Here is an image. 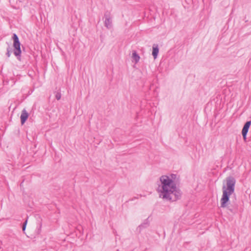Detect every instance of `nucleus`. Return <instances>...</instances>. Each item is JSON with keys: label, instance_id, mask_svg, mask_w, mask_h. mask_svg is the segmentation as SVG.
<instances>
[{"label": "nucleus", "instance_id": "obj_1", "mask_svg": "<svg viewBox=\"0 0 251 251\" xmlns=\"http://www.w3.org/2000/svg\"><path fill=\"white\" fill-rule=\"evenodd\" d=\"M161 189L158 192L163 199L176 201L180 194L175 183L167 176H162L160 178Z\"/></svg>", "mask_w": 251, "mask_h": 251}, {"label": "nucleus", "instance_id": "obj_2", "mask_svg": "<svg viewBox=\"0 0 251 251\" xmlns=\"http://www.w3.org/2000/svg\"><path fill=\"white\" fill-rule=\"evenodd\" d=\"M235 179L229 177L226 179V183L222 188V195L221 199V206L226 207L229 202L230 196L234 191Z\"/></svg>", "mask_w": 251, "mask_h": 251}, {"label": "nucleus", "instance_id": "obj_3", "mask_svg": "<svg viewBox=\"0 0 251 251\" xmlns=\"http://www.w3.org/2000/svg\"><path fill=\"white\" fill-rule=\"evenodd\" d=\"M13 47L14 48V53L16 56H20L22 51L21 50V44L19 41V38L16 34L13 35Z\"/></svg>", "mask_w": 251, "mask_h": 251}, {"label": "nucleus", "instance_id": "obj_4", "mask_svg": "<svg viewBox=\"0 0 251 251\" xmlns=\"http://www.w3.org/2000/svg\"><path fill=\"white\" fill-rule=\"evenodd\" d=\"M251 125V122L248 121L246 123L242 130V134L244 141H246L247 134L248 132L249 127Z\"/></svg>", "mask_w": 251, "mask_h": 251}, {"label": "nucleus", "instance_id": "obj_5", "mask_svg": "<svg viewBox=\"0 0 251 251\" xmlns=\"http://www.w3.org/2000/svg\"><path fill=\"white\" fill-rule=\"evenodd\" d=\"M28 117V114L25 110H23L21 115V124L23 125Z\"/></svg>", "mask_w": 251, "mask_h": 251}, {"label": "nucleus", "instance_id": "obj_6", "mask_svg": "<svg viewBox=\"0 0 251 251\" xmlns=\"http://www.w3.org/2000/svg\"><path fill=\"white\" fill-rule=\"evenodd\" d=\"M158 49L157 47H153L152 54L154 59L156 58L157 54L158 53Z\"/></svg>", "mask_w": 251, "mask_h": 251}, {"label": "nucleus", "instance_id": "obj_7", "mask_svg": "<svg viewBox=\"0 0 251 251\" xmlns=\"http://www.w3.org/2000/svg\"><path fill=\"white\" fill-rule=\"evenodd\" d=\"M132 58L136 62H137L140 59L139 56L135 52H133Z\"/></svg>", "mask_w": 251, "mask_h": 251}, {"label": "nucleus", "instance_id": "obj_8", "mask_svg": "<svg viewBox=\"0 0 251 251\" xmlns=\"http://www.w3.org/2000/svg\"><path fill=\"white\" fill-rule=\"evenodd\" d=\"M27 220H26L23 225V231H25V228H26V224H27Z\"/></svg>", "mask_w": 251, "mask_h": 251}]
</instances>
